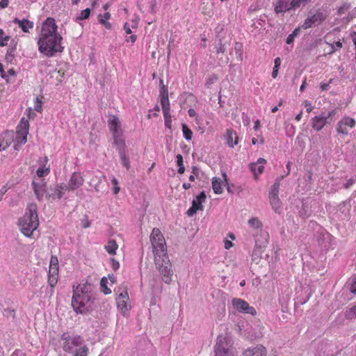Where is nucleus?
<instances>
[{
	"mask_svg": "<svg viewBox=\"0 0 356 356\" xmlns=\"http://www.w3.org/2000/svg\"><path fill=\"white\" fill-rule=\"evenodd\" d=\"M119 154H120V159L122 161V164L124 167H126L127 169H129V158L126 155V151L120 152Z\"/></svg>",
	"mask_w": 356,
	"mask_h": 356,
	"instance_id": "nucleus-44",
	"label": "nucleus"
},
{
	"mask_svg": "<svg viewBox=\"0 0 356 356\" xmlns=\"http://www.w3.org/2000/svg\"><path fill=\"white\" fill-rule=\"evenodd\" d=\"M15 49H16V45H14L13 47H10L8 49L6 55V60L8 62H12L13 61V58H15Z\"/></svg>",
	"mask_w": 356,
	"mask_h": 356,
	"instance_id": "nucleus-42",
	"label": "nucleus"
},
{
	"mask_svg": "<svg viewBox=\"0 0 356 356\" xmlns=\"http://www.w3.org/2000/svg\"><path fill=\"white\" fill-rule=\"evenodd\" d=\"M176 158H177V164L179 167L177 172L179 174H183L185 171L183 156L179 154L176 156Z\"/></svg>",
	"mask_w": 356,
	"mask_h": 356,
	"instance_id": "nucleus-36",
	"label": "nucleus"
},
{
	"mask_svg": "<svg viewBox=\"0 0 356 356\" xmlns=\"http://www.w3.org/2000/svg\"><path fill=\"white\" fill-rule=\"evenodd\" d=\"M98 20L99 22V23L103 25L106 29H111V24L108 22L106 19H104L102 17V15L99 14L98 15Z\"/></svg>",
	"mask_w": 356,
	"mask_h": 356,
	"instance_id": "nucleus-48",
	"label": "nucleus"
},
{
	"mask_svg": "<svg viewBox=\"0 0 356 356\" xmlns=\"http://www.w3.org/2000/svg\"><path fill=\"white\" fill-rule=\"evenodd\" d=\"M90 9L86 8L82 10L79 16L76 17V22H79L81 20L86 19L90 17Z\"/></svg>",
	"mask_w": 356,
	"mask_h": 356,
	"instance_id": "nucleus-41",
	"label": "nucleus"
},
{
	"mask_svg": "<svg viewBox=\"0 0 356 356\" xmlns=\"http://www.w3.org/2000/svg\"><path fill=\"white\" fill-rule=\"evenodd\" d=\"M331 81H332V80H330V82L327 83H321V86H320L321 89L322 90H327L329 88V87H330V83Z\"/></svg>",
	"mask_w": 356,
	"mask_h": 356,
	"instance_id": "nucleus-63",
	"label": "nucleus"
},
{
	"mask_svg": "<svg viewBox=\"0 0 356 356\" xmlns=\"http://www.w3.org/2000/svg\"><path fill=\"white\" fill-rule=\"evenodd\" d=\"M13 22L17 24L24 33H29V29L33 27V22L26 19L20 20L16 17L13 20Z\"/></svg>",
	"mask_w": 356,
	"mask_h": 356,
	"instance_id": "nucleus-20",
	"label": "nucleus"
},
{
	"mask_svg": "<svg viewBox=\"0 0 356 356\" xmlns=\"http://www.w3.org/2000/svg\"><path fill=\"white\" fill-rule=\"evenodd\" d=\"M336 114L337 110L333 109L327 113L322 112L320 115L314 116L311 122L312 128L317 131H320L327 124H330L334 121V117Z\"/></svg>",
	"mask_w": 356,
	"mask_h": 356,
	"instance_id": "nucleus-6",
	"label": "nucleus"
},
{
	"mask_svg": "<svg viewBox=\"0 0 356 356\" xmlns=\"http://www.w3.org/2000/svg\"><path fill=\"white\" fill-rule=\"evenodd\" d=\"M266 161L264 159L260 158L256 163H252L250 165V170L254 175V179H257L258 175H261L264 170V165Z\"/></svg>",
	"mask_w": 356,
	"mask_h": 356,
	"instance_id": "nucleus-18",
	"label": "nucleus"
},
{
	"mask_svg": "<svg viewBox=\"0 0 356 356\" xmlns=\"http://www.w3.org/2000/svg\"><path fill=\"white\" fill-rule=\"evenodd\" d=\"M29 128V121L24 118H22L19 124L17 127V136L15 140L17 143L23 145L26 143Z\"/></svg>",
	"mask_w": 356,
	"mask_h": 356,
	"instance_id": "nucleus-10",
	"label": "nucleus"
},
{
	"mask_svg": "<svg viewBox=\"0 0 356 356\" xmlns=\"http://www.w3.org/2000/svg\"><path fill=\"white\" fill-rule=\"evenodd\" d=\"M111 263L112 268L113 269V270L116 271L119 268V267H120L119 262L117 261L115 259L111 258Z\"/></svg>",
	"mask_w": 356,
	"mask_h": 356,
	"instance_id": "nucleus-54",
	"label": "nucleus"
},
{
	"mask_svg": "<svg viewBox=\"0 0 356 356\" xmlns=\"http://www.w3.org/2000/svg\"><path fill=\"white\" fill-rule=\"evenodd\" d=\"M246 356H266V350L261 345L246 350Z\"/></svg>",
	"mask_w": 356,
	"mask_h": 356,
	"instance_id": "nucleus-21",
	"label": "nucleus"
},
{
	"mask_svg": "<svg viewBox=\"0 0 356 356\" xmlns=\"http://www.w3.org/2000/svg\"><path fill=\"white\" fill-rule=\"evenodd\" d=\"M206 194L204 191H202L195 199H194L192 202V207H195L198 210H202L203 206L202 202H204L206 200Z\"/></svg>",
	"mask_w": 356,
	"mask_h": 356,
	"instance_id": "nucleus-24",
	"label": "nucleus"
},
{
	"mask_svg": "<svg viewBox=\"0 0 356 356\" xmlns=\"http://www.w3.org/2000/svg\"><path fill=\"white\" fill-rule=\"evenodd\" d=\"M67 190L66 184H56L48 189L47 197L52 199H60L63 195V191Z\"/></svg>",
	"mask_w": 356,
	"mask_h": 356,
	"instance_id": "nucleus-15",
	"label": "nucleus"
},
{
	"mask_svg": "<svg viewBox=\"0 0 356 356\" xmlns=\"http://www.w3.org/2000/svg\"><path fill=\"white\" fill-rule=\"evenodd\" d=\"M212 187L215 193L220 194L222 192V181L220 178L213 177L212 180Z\"/></svg>",
	"mask_w": 356,
	"mask_h": 356,
	"instance_id": "nucleus-28",
	"label": "nucleus"
},
{
	"mask_svg": "<svg viewBox=\"0 0 356 356\" xmlns=\"http://www.w3.org/2000/svg\"><path fill=\"white\" fill-rule=\"evenodd\" d=\"M118 293V296L116 298L118 307L122 312L124 313L128 310L127 302L129 299L127 286H123L122 289L119 288Z\"/></svg>",
	"mask_w": 356,
	"mask_h": 356,
	"instance_id": "nucleus-12",
	"label": "nucleus"
},
{
	"mask_svg": "<svg viewBox=\"0 0 356 356\" xmlns=\"http://www.w3.org/2000/svg\"><path fill=\"white\" fill-rule=\"evenodd\" d=\"M257 313L256 309L253 307H250L246 304V314L255 315Z\"/></svg>",
	"mask_w": 356,
	"mask_h": 356,
	"instance_id": "nucleus-58",
	"label": "nucleus"
},
{
	"mask_svg": "<svg viewBox=\"0 0 356 356\" xmlns=\"http://www.w3.org/2000/svg\"><path fill=\"white\" fill-rule=\"evenodd\" d=\"M259 234L255 236V249L254 254H261L264 251L269 241V234L268 232L261 230Z\"/></svg>",
	"mask_w": 356,
	"mask_h": 356,
	"instance_id": "nucleus-11",
	"label": "nucleus"
},
{
	"mask_svg": "<svg viewBox=\"0 0 356 356\" xmlns=\"http://www.w3.org/2000/svg\"><path fill=\"white\" fill-rule=\"evenodd\" d=\"M280 179H277L275 181V183L273 184V185L272 186V188H271V190L270 191L269 196L278 195L279 190H280Z\"/></svg>",
	"mask_w": 356,
	"mask_h": 356,
	"instance_id": "nucleus-39",
	"label": "nucleus"
},
{
	"mask_svg": "<svg viewBox=\"0 0 356 356\" xmlns=\"http://www.w3.org/2000/svg\"><path fill=\"white\" fill-rule=\"evenodd\" d=\"M217 80L216 76L213 75L207 79L206 81V86L209 88L211 84H213Z\"/></svg>",
	"mask_w": 356,
	"mask_h": 356,
	"instance_id": "nucleus-56",
	"label": "nucleus"
},
{
	"mask_svg": "<svg viewBox=\"0 0 356 356\" xmlns=\"http://www.w3.org/2000/svg\"><path fill=\"white\" fill-rule=\"evenodd\" d=\"M238 137L236 135V132H233L232 131L227 130V135H226V141L227 144L231 147H233L234 145H236L238 143Z\"/></svg>",
	"mask_w": 356,
	"mask_h": 356,
	"instance_id": "nucleus-26",
	"label": "nucleus"
},
{
	"mask_svg": "<svg viewBox=\"0 0 356 356\" xmlns=\"http://www.w3.org/2000/svg\"><path fill=\"white\" fill-rule=\"evenodd\" d=\"M181 127H182L183 134H184L185 139L187 140H191L192 138V136H193L192 131L185 124H182Z\"/></svg>",
	"mask_w": 356,
	"mask_h": 356,
	"instance_id": "nucleus-37",
	"label": "nucleus"
},
{
	"mask_svg": "<svg viewBox=\"0 0 356 356\" xmlns=\"http://www.w3.org/2000/svg\"><path fill=\"white\" fill-rule=\"evenodd\" d=\"M80 348L75 350L74 356H87L88 348L86 346H81Z\"/></svg>",
	"mask_w": 356,
	"mask_h": 356,
	"instance_id": "nucleus-40",
	"label": "nucleus"
},
{
	"mask_svg": "<svg viewBox=\"0 0 356 356\" xmlns=\"http://www.w3.org/2000/svg\"><path fill=\"white\" fill-rule=\"evenodd\" d=\"M107 278L106 277H102L100 281L101 291L106 295L110 294L111 293V290L107 287Z\"/></svg>",
	"mask_w": 356,
	"mask_h": 356,
	"instance_id": "nucleus-35",
	"label": "nucleus"
},
{
	"mask_svg": "<svg viewBox=\"0 0 356 356\" xmlns=\"http://www.w3.org/2000/svg\"><path fill=\"white\" fill-rule=\"evenodd\" d=\"M0 74H1V76L3 79H6V72L3 70V65L1 63H0Z\"/></svg>",
	"mask_w": 356,
	"mask_h": 356,
	"instance_id": "nucleus-62",
	"label": "nucleus"
},
{
	"mask_svg": "<svg viewBox=\"0 0 356 356\" xmlns=\"http://www.w3.org/2000/svg\"><path fill=\"white\" fill-rule=\"evenodd\" d=\"M302 104L306 108V111L308 113L312 112L314 109V106L312 105V103L308 100L303 101Z\"/></svg>",
	"mask_w": 356,
	"mask_h": 356,
	"instance_id": "nucleus-51",
	"label": "nucleus"
},
{
	"mask_svg": "<svg viewBox=\"0 0 356 356\" xmlns=\"http://www.w3.org/2000/svg\"><path fill=\"white\" fill-rule=\"evenodd\" d=\"M113 138L114 140V144L118 150V153L125 152L126 145L124 140L122 138L121 133L120 132L116 134V132H114Z\"/></svg>",
	"mask_w": 356,
	"mask_h": 356,
	"instance_id": "nucleus-22",
	"label": "nucleus"
},
{
	"mask_svg": "<svg viewBox=\"0 0 356 356\" xmlns=\"http://www.w3.org/2000/svg\"><path fill=\"white\" fill-rule=\"evenodd\" d=\"M243 44L240 43H236L234 50L236 51V54L238 55L237 58L239 60H243Z\"/></svg>",
	"mask_w": 356,
	"mask_h": 356,
	"instance_id": "nucleus-46",
	"label": "nucleus"
},
{
	"mask_svg": "<svg viewBox=\"0 0 356 356\" xmlns=\"http://www.w3.org/2000/svg\"><path fill=\"white\" fill-rule=\"evenodd\" d=\"M34 108L38 112H40L42 111V102L39 99L38 97H36Z\"/></svg>",
	"mask_w": 356,
	"mask_h": 356,
	"instance_id": "nucleus-52",
	"label": "nucleus"
},
{
	"mask_svg": "<svg viewBox=\"0 0 356 356\" xmlns=\"http://www.w3.org/2000/svg\"><path fill=\"white\" fill-rule=\"evenodd\" d=\"M216 51L218 55L220 54H224L227 50V44L225 43H222V40H220L218 44H215Z\"/></svg>",
	"mask_w": 356,
	"mask_h": 356,
	"instance_id": "nucleus-38",
	"label": "nucleus"
},
{
	"mask_svg": "<svg viewBox=\"0 0 356 356\" xmlns=\"http://www.w3.org/2000/svg\"><path fill=\"white\" fill-rule=\"evenodd\" d=\"M324 17L321 13H316L312 16L307 17L302 25L304 29H307L316 24H319L323 21Z\"/></svg>",
	"mask_w": 356,
	"mask_h": 356,
	"instance_id": "nucleus-16",
	"label": "nucleus"
},
{
	"mask_svg": "<svg viewBox=\"0 0 356 356\" xmlns=\"http://www.w3.org/2000/svg\"><path fill=\"white\" fill-rule=\"evenodd\" d=\"M58 271H56L55 269L52 270H49V278L48 282L51 287H54L58 282Z\"/></svg>",
	"mask_w": 356,
	"mask_h": 356,
	"instance_id": "nucleus-29",
	"label": "nucleus"
},
{
	"mask_svg": "<svg viewBox=\"0 0 356 356\" xmlns=\"http://www.w3.org/2000/svg\"><path fill=\"white\" fill-rule=\"evenodd\" d=\"M119 124H120V121L117 116H115V115L110 116L109 120H108V126H109V129L112 131L113 134H114V132H116V134L120 132L118 130Z\"/></svg>",
	"mask_w": 356,
	"mask_h": 356,
	"instance_id": "nucleus-25",
	"label": "nucleus"
},
{
	"mask_svg": "<svg viewBox=\"0 0 356 356\" xmlns=\"http://www.w3.org/2000/svg\"><path fill=\"white\" fill-rule=\"evenodd\" d=\"M150 241L153 248L154 257H160L163 254H167L165 238L158 228L153 229L150 236Z\"/></svg>",
	"mask_w": 356,
	"mask_h": 356,
	"instance_id": "nucleus-5",
	"label": "nucleus"
},
{
	"mask_svg": "<svg viewBox=\"0 0 356 356\" xmlns=\"http://www.w3.org/2000/svg\"><path fill=\"white\" fill-rule=\"evenodd\" d=\"M156 6V1H152L150 2V13L152 14H154L156 13V10H155Z\"/></svg>",
	"mask_w": 356,
	"mask_h": 356,
	"instance_id": "nucleus-59",
	"label": "nucleus"
},
{
	"mask_svg": "<svg viewBox=\"0 0 356 356\" xmlns=\"http://www.w3.org/2000/svg\"><path fill=\"white\" fill-rule=\"evenodd\" d=\"M4 32L0 29V46L3 47L7 44V41L9 40L8 36L3 37Z\"/></svg>",
	"mask_w": 356,
	"mask_h": 356,
	"instance_id": "nucleus-50",
	"label": "nucleus"
},
{
	"mask_svg": "<svg viewBox=\"0 0 356 356\" xmlns=\"http://www.w3.org/2000/svg\"><path fill=\"white\" fill-rule=\"evenodd\" d=\"M83 179L81 175L77 172H74L69 181L67 186V189L69 190H74L83 184Z\"/></svg>",
	"mask_w": 356,
	"mask_h": 356,
	"instance_id": "nucleus-19",
	"label": "nucleus"
},
{
	"mask_svg": "<svg viewBox=\"0 0 356 356\" xmlns=\"http://www.w3.org/2000/svg\"><path fill=\"white\" fill-rule=\"evenodd\" d=\"M269 199H270V202L274 211L276 213H280V209H281V202L279 199L278 195L269 196Z\"/></svg>",
	"mask_w": 356,
	"mask_h": 356,
	"instance_id": "nucleus-27",
	"label": "nucleus"
},
{
	"mask_svg": "<svg viewBox=\"0 0 356 356\" xmlns=\"http://www.w3.org/2000/svg\"><path fill=\"white\" fill-rule=\"evenodd\" d=\"M61 340L63 341V348L64 351L72 353L75 348L83 344V339L80 336H70L67 333H63L61 336Z\"/></svg>",
	"mask_w": 356,
	"mask_h": 356,
	"instance_id": "nucleus-7",
	"label": "nucleus"
},
{
	"mask_svg": "<svg viewBox=\"0 0 356 356\" xmlns=\"http://www.w3.org/2000/svg\"><path fill=\"white\" fill-rule=\"evenodd\" d=\"M356 126V121L355 119L349 117H343L337 123L336 131L338 134L343 136H348L349 130Z\"/></svg>",
	"mask_w": 356,
	"mask_h": 356,
	"instance_id": "nucleus-8",
	"label": "nucleus"
},
{
	"mask_svg": "<svg viewBox=\"0 0 356 356\" xmlns=\"http://www.w3.org/2000/svg\"><path fill=\"white\" fill-rule=\"evenodd\" d=\"M9 1L8 0H1L0 1V8H6L8 6Z\"/></svg>",
	"mask_w": 356,
	"mask_h": 356,
	"instance_id": "nucleus-61",
	"label": "nucleus"
},
{
	"mask_svg": "<svg viewBox=\"0 0 356 356\" xmlns=\"http://www.w3.org/2000/svg\"><path fill=\"white\" fill-rule=\"evenodd\" d=\"M31 184L34 193L39 201L43 198L45 193L47 195L48 190H47L44 183L33 181Z\"/></svg>",
	"mask_w": 356,
	"mask_h": 356,
	"instance_id": "nucleus-17",
	"label": "nucleus"
},
{
	"mask_svg": "<svg viewBox=\"0 0 356 356\" xmlns=\"http://www.w3.org/2000/svg\"><path fill=\"white\" fill-rule=\"evenodd\" d=\"M38 207L35 204H30L25 214L19 220V225L22 233L27 237H31L33 231L38 225Z\"/></svg>",
	"mask_w": 356,
	"mask_h": 356,
	"instance_id": "nucleus-1",
	"label": "nucleus"
},
{
	"mask_svg": "<svg viewBox=\"0 0 356 356\" xmlns=\"http://www.w3.org/2000/svg\"><path fill=\"white\" fill-rule=\"evenodd\" d=\"M345 317L347 319H353L356 318V305L352 307L348 310H347L345 313Z\"/></svg>",
	"mask_w": 356,
	"mask_h": 356,
	"instance_id": "nucleus-43",
	"label": "nucleus"
},
{
	"mask_svg": "<svg viewBox=\"0 0 356 356\" xmlns=\"http://www.w3.org/2000/svg\"><path fill=\"white\" fill-rule=\"evenodd\" d=\"M311 1L312 0H292V6L293 7H297V8H298L300 6H305Z\"/></svg>",
	"mask_w": 356,
	"mask_h": 356,
	"instance_id": "nucleus-47",
	"label": "nucleus"
},
{
	"mask_svg": "<svg viewBox=\"0 0 356 356\" xmlns=\"http://www.w3.org/2000/svg\"><path fill=\"white\" fill-rule=\"evenodd\" d=\"M118 244L115 240L111 239L108 241L107 245H105V249L110 254H115V251L118 249Z\"/></svg>",
	"mask_w": 356,
	"mask_h": 356,
	"instance_id": "nucleus-31",
	"label": "nucleus"
},
{
	"mask_svg": "<svg viewBox=\"0 0 356 356\" xmlns=\"http://www.w3.org/2000/svg\"><path fill=\"white\" fill-rule=\"evenodd\" d=\"M62 39L60 34L40 36L38 42L39 51L47 57H53L56 53H61L64 49L60 43Z\"/></svg>",
	"mask_w": 356,
	"mask_h": 356,
	"instance_id": "nucleus-2",
	"label": "nucleus"
},
{
	"mask_svg": "<svg viewBox=\"0 0 356 356\" xmlns=\"http://www.w3.org/2000/svg\"><path fill=\"white\" fill-rule=\"evenodd\" d=\"M233 246V243L228 239L225 240V248L229 250Z\"/></svg>",
	"mask_w": 356,
	"mask_h": 356,
	"instance_id": "nucleus-60",
	"label": "nucleus"
},
{
	"mask_svg": "<svg viewBox=\"0 0 356 356\" xmlns=\"http://www.w3.org/2000/svg\"><path fill=\"white\" fill-rule=\"evenodd\" d=\"M159 97L161 98V104L162 107L165 106V105L170 106L168 88L165 86H163L160 88Z\"/></svg>",
	"mask_w": 356,
	"mask_h": 356,
	"instance_id": "nucleus-23",
	"label": "nucleus"
},
{
	"mask_svg": "<svg viewBox=\"0 0 356 356\" xmlns=\"http://www.w3.org/2000/svg\"><path fill=\"white\" fill-rule=\"evenodd\" d=\"M49 172V169H43V168H38L36 171V174L38 177H41L44 175V174H47Z\"/></svg>",
	"mask_w": 356,
	"mask_h": 356,
	"instance_id": "nucleus-53",
	"label": "nucleus"
},
{
	"mask_svg": "<svg viewBox=\"0 0 356 356\" xmlns=\"http://www.w3.org/2000/svg\"><path fill=\"white\" fill-rule=\"evenodd\" d=\"M53 34H58L57 33V26L54 18L48 17L42 23L40 36H47Z\"/></svg>",
	"mask_w": 356,
	"mask_h": 356,
	"instance_id": "nucleus-13",
	"label": "nucleus"
},
{
	"mask_svg": "<svg viewBox=\"0 0 356 356\" xmlns=\"http://www.w3.org/2000/svg\"><path fill=\"white\" fill-rule=\"evenodd\" d=\"M233 307L240 312H245V301L240 298L232 300Z\"/></svg>",
	"mask_w": 356,
	"mask_h": 356,
	"instance_id": "nucleus-32",
	"label": "nucleus"
},
{
	"mask_svg": "<svg viewBox=\"0 0 356 356\" xmlns=\"http://www.w3.org/2000/svg\"><path fill=\"white\" fill-rule=\"evenodd\" d=\"M55 269L56 271H58V258L55 256H51L50 260L49 270Z\"/></svg>",
	"mask_w": 356,
	"mask_h": 356,
	"instance_id": "nucleus-45",
	"label": "nucleus"
},
{
	"mask_svg": "<svg viewBox=\"0 0 356 356\" xmlns=\"http://www.w3.org/2000/svg\"><path fill=\"white\" fill-rule=\"evenodd\" d=\"M94 299L92 293H80L78 290L74 291L72 306L76 313L83 314L91 307Z\"/></svg>",
	"mask_w": 356,
	"mask_h": 356,
	"instance_id": "nucleus-3",
	"label": "nucleus"
},
{
	"mask_svg": "<svg viewBox=\"0 0 356 356\" xmlns=\"http://www.w3.org/2000/svg\"><path fill=\"white\" fill-rule=\"evenodd\" d=\"M198 211L197 208H195V207H191L188 211H186V214L188 216H193L194 214H195L197 213V211Z\"/></svg>",
	"mask_w": 356,
	"mask_h": 356,
	"instance_id": "nucleus-55",
	"label": "nucleus"
},
{
	"mask_svg": "<svg viewBox=\"0 0 356 356\" xmlns=\"http://www.w3.org/2000/svg\"><path fill=\"white\" fill-rule=\"evenodd\" d=\"M350 291L353 293H356V276L353 277L352 279V284L350 286Z\"/></svg>",
	"mask_w": 356,
	"mask_h": 356,
	"instance_id": "nucleus-57",
	"label": "nucleus"
},
{
	"mask_svg": "<svg viewBox=\"0 0 356 356\" xmlns=\"http://www.w3.org/2000/svg\"><path fill=\"white\" fill-rule=\"evenodd\" d=\"M91 289L92 286L86 282L85 284H79L74 291H78V290H79L80 293H92Z\"/></svg>",
	"mask_w": 356,
	"mask_h": 356,
	"instance_id": "nucleus-34",
	"label": "nucleus"
},
{
	"mask_svg": "<svg viewBox=\"0 0 356 356\" xmlns=\"http://www.w3.org/2000/svg\"><path fill=\"white\" fill-rule=\"evenodd\" d=\"M350 5L349 3H344L338 8V13L339 15H343L346 14L348 10L350 9Z\"/></svg>",
	"mask_w": 356,
	"mask_h": 356,
	"instance_id": "nucleus-49",
	"label": "nucleus"
},
{
	"mask_svg": "<svg viewBox=\"0 0 356 356\" xmlns=\"http://www.w3.org/2000/svg\"><path fill=\"white\" fill-rule=\"evenodd\" d=\"M297 7H293L292 0H277L274 3V10L275 13H284L291 10H296Z\"/></svg>",
	"mask_w": 356,
	"mask_h": 356,
	"instance_id": "nucleus-14",
	"label": "nucleus"
},
{
	"mask_svg": "<svg viewBox=\"0 0 356 356\" xmlns=\"http://www.w3.org/2000/svg\"><path fill=\"white\" fill-rule=\"evenodd\" d=\"M154 261L163 282L166 284H170L173 272L171 270V263L168 259V254H163L160 257L155 256Z\"/></svg>",
	"mask_w": 356,
	"mask_h": 356,
	"instance_id": "nucleus-4",
	"label": "nucleus"
},
{
	"mask_svg": "<svg viewBox=\"0 0 356 356\" xmlns=\"http://www.w3.org/2000/svg\"><path fill=\"white\" fill-rule=\"evenodd\" d=\"M214 351L215 356H222L225 352H233L229 339L222 335L218 336Z\"/></svg>",
	"mask_w": 356,
	"mask_h": 356,
	"instance_id": "nucleus-9",
	"label": "nucleus"
},
{
	"mask_svg": "<svg viewBox=\"0 0 356 356\" xmlns=\"http://www.w3.org/2000/svg\"><path fill=\"white\" fill-rule=\"evenodd\" d=\"M163 111V115L165 119V125L168 128L171 129V115L170 113V106L162 107Z\"/></svg>",
	"mask_w": 356,
	"mask_h": 356,
	"instance_id": "nucleus-30",
	"label": "nucleus"
},
{
	"mask_svg": "<svg viewBox=\"0 0 356 356\" xmlns=\"http://www.w3.org/2000/svg\"><path fill=\"white\" fill-rule=\"evenodd\" d=\"M248 225L250 227L260 232L262 227V223L258 218H252L248 220Z\"/></svg>",
	"mask_w": 356,
	"mask_h": 356,
	"instance_id": "nucleus-33",
	"label": "nucleus"
},
{
	"mask_svg": "<svg viewBox=\"0 0 356 356\" xmlns=\"http://www.w3.org/2000/svg\"><path fill=\"white\" fill-rule=\"evenodd\" d=\"M294 38L290 34L289 35V36L287 37L286 40V42L289 44H291L294 41Z\"/></svg>",
	"mask_w": 356,
	"mask_h": 356,
	"instance_id": "nucleus-64",
	"label": "nucleus"
}]
</instances>
